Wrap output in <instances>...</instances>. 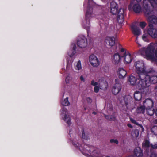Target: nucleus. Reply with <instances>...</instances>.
<instances>
[{
    "mask_svg": "<svg viewBox=\"0 0 157 157\" xmlns=\"http://www.w3.org/2000/svg\"><path fill=\"white\" fill-rule=\"evenodd\" d=\"M157 48V43L149 44L146 48H143L142 49L144 52L147 58L152 61L155 60V50Z\"/></svg>",
    "mask_w": 157,
    "mask_h": 157,
    "instance_id": "nucleus-1",
    "label": "nucleus"
},
{
    "mask_svg": "<svg viewBox=\"0 0 157 157\" xmlns=\"http://www.w3.org/2000/svg\"><path fill=\"white\" fill-rule=\"evenodd\" d=\"M90 84L94 86V91L95 93H98L100 89L105 90L106 88L107 84L105 79L103 77L100 78L98 80V82L92 80Z\"/></svg>",
    "mask_w": 157,
    "mask_h": 157,
    "instance_id": "nucleus-2",
    "label": "nucleus"
},
{
    "mask_svg": "<svg viewBox=\"0 0 157 157\" xmlns=\"http://www.w3.org/2000/svg\"><path fill=\"white\" fill-rule=\"evenodd\" d=\"M136 68V71L138 75L139 78L143 79L144 78L145 74H148L144 67V64L142 61H137L134 64Z\"/></svg>",
    "mask_w": 157,
    "mask_h": 157,
    "instance_id": "nucleus-3",
    "label": "nucleus"
},
{
    "mask_svg": "<svg viewBox=\"0 0 157 157\" xmlns=\"http://www.w3.org/2000/svg\"><path fill=\"white\" fill-rule=\"evenodd\" d=\"M140 80L139 82V87L140 88H144L149 86L150 82L149 80V76L147 74H145L144 78L143 79L140 78Z\"/></svg>",
    "mask_w": 157,
    "mask_h": 157,
    "instance_id": "nucleus-4",
    "label": "nucleus"
},
{
    "mask_svg": "<svg viewBox=\"0 0 157 157\" xmlns=\"http://www.w3.org/2000/svg\"><path fill=\"white\" fill-rule=\"evenodd\" d=\"M89 61L90 64L94 67H97L100 64V62L98 58L94 54L90 56Z\"/></svg>",
    "mask_w": 157,
    "mask_h": 157,
    "instance_id": "nucleus-5",
    "label": "nucleus"
},
{
    "mask_svg": "<svg viewBox=\"0 0 157 157\" xmlns=\"http://www.w3.org/2000/svg\"><path fill=\"white\" fill-rule=\"evenodd\" d=\"M77 44L79 48H85L86 47L88 44L87 40L84 36L79 37L77 40Z\"/></svg>",
    "mask_w": 157,
    "mask_h": 157,
    "instance_id": "nucleus-6",
    "label": "nucleus"
},
{
    "mask_svg": "<svg viewBox=\"0 0 157 157\" xmlns=\"http://www.w3.org/2000/svg\"><path fill=\"white\" fill-rule=\"evenodd\" d=\"M148 34L152 38H155L157 37V30L153 25H150L149 28L147 31Z\"/></svg>",
    "mask_w": 157,
    "mask_h": 157,
    "instance_id": "nucleus-7",
    "label": "nucleus"
},
{
    "mask_svg": "<svg viewBox=\"0 0 157 157\" xmlns=\"http://www.w3.org/2000/svg\"><path fill=\"white\" fill-rule=\"evenodd\" d=\"M62 115L64 120L69 125H70L71 124V120L68 115L67 110L66 109L63 108L62 110Z\"/></svg>",
    "mask_w": 157,
    "mask_h": 157,
    "instance_id": "nucleus-8",
    "label": "nucleus"
},
{
    "mask_svg": "<svg viewBox=\"0 0 157 157\" xmlns=\"http://www.w3.org/2000/svg\"><path fill=\"white\" fill-rule=\"evenodd\" d=\"M112 63L115 65L118 64L121 61L120 55L118 53L114 54L112 57Z\"/></svg>",
    "mask_w": 157,
    "mask_h": 157,
    "instance_id": "nucleus-9",
    "label": "nucleus"
},
{
    "mask_svg": "<svg viewBox=\"0 0 157 157\" xmlns=\"http://www.w3.org/2000/svg\"><path fill=\"white\" fill-rule=\"evenodd\" d=\"M143 104L146 109L153 107V102L151 100L147 99L143 101Z\"/></svg>",
    "mask_w": 157,
    "mask_h": 157,
    "instance_id": "nucleus-10",
    "label": "nucleus"
},
{
    "mask_svg": "<svg viewBox=\"0 0 157 157\" xmlns=\"http://www.w3.org/2000/svg\"><path fill=\"white\" fill-rule=\"evenodd\" d=\"M117 5L116 2H112L110 4L111 12L113 14L117 13L118 11Z\"/></svg>",
    "mask_w": 157,
    "mask_h": 157,
    "instance_id": "nucleus-11",
    "label": "nucleus"
},
{
    "mask_svg": "<svg viewBox=\"0 0 157 157\" xmlns=\"http://www.w3.org/2000/svg\"><path fill=\"white\" fill-rule=\"evenodd\" d=\"M121 86L119 83L115 84L112 90V92L114 94H117L120 91L121 89Z\"/></svg>",
    "mask_w": 157,
    "mask_h": 157,
    "instance_id": "nucleus-12",
    "label": "nucleus"
},
{
    "mask_svg": "<svg viewBox=\"0 0 157 157\" xmlns=\"http://www.w3.org/2000/svg\"><path fill=\"white\" fill-rule=\"evenodd\" d=\"M105 42L110 46H113L115 43V38L113 37H107L105 40Z\"/></svg>",
    "mask_w": 157,
    "mask_h": 157,
    "instance_id": "nucleus-13",
    "label": "nucleus"
},
{
    "mask_svg": "<svg viewBox=\"0 0 157 157\" xmlns=\"http://www.w3.org/2000/svg\"><path fill=\"white\" fill-rule=\"evenodd\" d=\"M148 21L149 22V26L152 25L153 24H156L157 23V17L153 14L151 16H149L148 18Z\"/></svg>",
    "mask_w": 157,
    "mask_h": 157,
    "instance_id": "nucleus-14",
    "label": "nucleus"
},
{
    "mask_svg": "<svg viewBox=\"0 0 157 157\" xmlns=\"http://www.w3.org/2000/svg\"><path fill=\"white\" fill-rule=\"evenodd\" d=\"M119 77L120 78H122L125 77L126 74V71L123 68L119 69L118 71Z\"/></svg>",
    "mask_w": 157,
    "mask_h": 157,
    "instance_id": "nucleus-15",
    "label": "nucleus"
},
{
    "mask_svg": "<svg viewBox=\"0 0 157 157\" xmlns=\"http://www.w3.org/2000/svg\"><path fill=\"white\" fill-rule=\"evenodd\" d=\"M121 57H124V61L126 63H129L132 61L131 55L128 53H127V54L124 55Z\"/></svg>",
    "mask_w": 157,
    "mask_h": 157,
    "instance_id": "nucleus-16",
    "label": "nucleus"
},
{
    "mask_svg": "<svg viewBox=\"0 0 157 157\" xmlns=\"http://www.w3.org/2000/svg\"><path fill=\"white\" fill-rule=\"evenodd\" d=\"M128 80L131 85H134L136 83L137 78L135 76L131 75L129 76Z\"/></svg>",
    "mask_w": 157,
    "mask_h": 157,
    "instance_id": "nucleus-17",
    "label": "nucleus"
},
{
    "mask_svg": "<svg viewBox=\"0 0 157 157\" xmlns=\"http://www.w3.org/2000/svg\"><path fill=\"white\" fill-rule=\"evenodd\" d=\"M132 30L133 34L136 36H139L141 33V31L139 28L135 26L132 27Z\"/></svg>",
    "mask_w": 157,
    "mask_h": 157,
    "instance_id": "nucleus-18",
    "label": "nucleus"
},
{
    "mask_svg": "<svg viewBox=\"0 0 157 157\" xmlns=\"http://www.w3.org/2000/svg\"><path fill=\"white\" fill-rule=\"evenodd\" d=\"M134 153L138 157H141L143 155L142 151L140 147H138L135 149Z\"/></svg>",
    "mask_w": 157,
    "mask_h": 157,
    "instance_id": "nucleus-19",
    "label": "nucleus"
},
{
    "mask_svg": "<svg viewBox=\"0 0 157 157\" xmlns=\"http://www.w3.org/2000/svg\"><path fill=\"white\" fill-rule=\"evenodd\" d=\"M139 134V132L138 130L135 129L133 130L131 133V136L133 138H137Z\"/></svg>",
    "mask_w": 157,
    "mask_h": 157,
    "instance_id": "nucleus-20",
    "label": "nucleus"
},
{
    "mask_svg": "<svg viewBox=\"0 0 157 157\" xmlns=\"http://www.w3.org/2000/svg\"><path fill=\"white\" fill-rule=\"evenodd\" d=\"M133 10L136 13H139L141 10L140 6L138 4L134 5L133 7Z\"/></svg>",
    "mask_w": 157,
    "mask_h": 157,
    "instance_id": "nucleus-21",
    "label": "nucleus"
},
{
    "mask_svg": "<svg viewBox=\"0 0 157 157\" xmlns=\"http://www.w3.org/2000/svg\"><path fill=\"white\" fill-rule=\"evenodd\" d=\"M149 80L150 83H151L155 84L157 83V76H153L150 77L149 76Z\"/></svg>",
    "mask_w": 157,
    "mask_h": 157,
    "instance_id": "nucleus-22",
    "label": "nucleus"
},
{
    "mask_svg": "<svg viewBox=\"0 0 157 157\" xmlns=\"http://www.w3.org/2000/svg\"><path fill=\"white\" fill-rule=\"evenodd\" d=\"M142 98L141 93L139 92H136L134 94V98L136 100L140 101Z\"/></svg>",
    "mask_w": 157,
    "mask_h": 157,
    "instance_id": "nucleus-23",
    "label": "nucleus"
},
{
    "mask_svg": "<svg viewBox=\"0 0 157 157\" xmlns=\"http://www.w3.org/2000/svg\"><path fill=\"white\" fill-rule=\"evenodd\" d=\"M132 98L130 97H126L124 99V101L126 106H127L131 103Z\"/></svg>",
    "mask_w": 157,
    "mask_h": 157,
    "instance_id": "nucleus-24",
    "label": "nucleus"
},
{
    "mask_svg": "<svg viewBox=\"0 0 157 157\" xmlns=\"http://www.w3.org/2000/svg\"><path fill=\"white\" fill-rule=\"evenodd\" d=\"M146 110L147 112V114L149 116H152L154 114V110L153 107L151 108H148V109H146Z\"/></svg>",
    "mask_w": 157,
    "mask_h": 157,
    "instance_id": "nucleus-25",
    "label": "nucleus"
},
{
    "mask_svg": "<svg viewBox=\"0 0 157 157\" xmlns=\"http://www.w3.org/2000/svg\"><path fill=\"white\" fill-rule=\"evenodd\" d=\"M144 33L142 36V39L144 41L146 42H148L149 41V36L148 34L146 33L147 31V30H144Z\"/></svg>",
    "mask_w": 157,
    "mask_h": 157,
    "instance_id": "nucleus-26",
    "label": "nucleus"
},
{
    "mask_svg": "<svg viewBox=\"0 0 157 157\" xmlns=\"http://www.w3.org/2000/svg\"><path fill=\"white\" fill-rule=\"evenodd\" d=\"M145 110L146 109L143 105V106H140L137 108V111L138 113H143Z\"/></svg>",
    "mask_w": 157,
    "mask_h": 157,
    "instance_id": "nucleus-27",
    "label": "nucleus"
},
{
    "mask_svg": "<svg viewBox=\"0 0 157 157\" xmlns=\"http://www.w3.org/2000/svg\"><path fill=\"white\" fill-rule=\"evenodd\" d=\"M145 14L146 16L148 18L149 16H151L153 14V12L152 10H151L147 8L146 10Z\"/></svg>",
    "mask_w": 157,
    "mask_h": 157,
    "instance_id": "nucleus-28",
    "label": "nucleus"
},
{
    "mask_svg": "<svg viewBox=\"0 0 157 157\" xmlns=\"http://www.w3.org/2000/svg\"><path fill=\"white\" fill-rule=\"evenodd\" d=\"M117 20L119 23H122L124 21V16H117Z\"/></svg>",
    "mask_w": 157,
    "mask_h": 157,
    "instance_id": "nucleus-29",
    "label": "nucleus"
},
{
    "mask_svg": "<svg viewBox=\"0 0 157 157\" xmlns=\"http://www.w3.org/2000/svg\"><path fill=\"white\" fill-rule=\"evenodd\" d=\"M117 16H124V10L123 9H120L118 11H117Z\"/></svg>",
    "mask_w": 157,
    "mask_h": 157,
    "instance_id": "nucleus-30",
    "label": "nucleus"
},
{
    "mask_svg": "<svg viewBox=\"0 0 157 157\" xmlns=\"http://www.w3.org/2000/svg\"><path fill=\"white\" fill-rule=\"evenodd\" d=\"M82 69V66L81 62L79 61L78 62L75 67V69L78 70H79Z\"/></svg>",
    "mask_w": 157,
    "mask_h": 157,
    "instance_id": "nucleus-31",
    "label": "nucleus"
},
{
    "mask_svg": "<svg viewBox=\"0 0 157 157\" xmlns=\"http://www.w3.org/2000/svg\"><path fill=\"white\" fill-rule=\"evenodd\" d=\"M62 104L64 106H67L69 105V103L68 101V98L67 97L62 102Z\"/></svg>",
    "mask_w": 157,
    "mask_h": 157,
    "instance_id": "nucleus-32",
    "label": "nucleus"
},
{
    "mask_svg": "<svg viewBox=\"0 0 157 157\" xmlns=\"http://www.w3.org/2000/svg\"><path fill=\"white\" fill-rule=\"evenodd\" d=\"M151 131L155 134L157 135V127L155 126L151 128Z\"/></svg>",
    "mask_w": 157,
    "mask_h": 157,
    "instance_id": "nucleus-33",
    "label": "nucleus"
},
{
    "mask_svg": "<svg viewBox=\"0 0 157 157\" xmlns=\"http://www.w3.org/2000/svg\"><path fill=\"white\" fill-rule=\"evenodd\" d=\"M105 117L106 119L108 120H114L115 119V118L114 117H110L107 115H105Z\"/></svg>",
    "mask_w": 157,
    "mask_h": 157,
    "instance_id": "nucleus-34",
    "label": "nucleus"
},
{
    "mask_svg": "<svg viewBox=\"0 0 157 157\" xmlns=\"http://www.w3.org/2000/svg\"><path fill=\"white\" fill-rule=\"evenodd\" d=\"M111 143H114L117 144L118 143V141L117 139H111L110 140Z\"/></svg>",
    "mask_w": 157,
    "mask_h": 157,
    "instance_id": "nucleus-35",
    "label": "nucleus"
},
{
    "mask_svg": "<svg viewBox=\"0 0 157 157\" xmlns=\"http://www.w3.org/2000/svg\"><path fill=\"white\" fill-rule=\"evenodd\" d=\"M130 120L133 123H134L137 125H139V124L136 122V121L134 119L131 118H130Z\"/></svg>",
    "mask_w": 157,
    "mask_h": 157,
    "instance_id": "nucleus-36",
    "label": "nucleus"
},
{
    "mask_svg": "<svg viewBox=\"0 0 157 157\" xmlns=\"http://www.w3.org/2000/svg\"><path fill=\"white\" fill-rule=\"evenodd\" d=\"M143 145L146 147H149V141L147 140L145 141L143 144Z\"/></svg>",
    "mask_w": 157,
    "mask_h": 157,
    "instance_id": "nucleus-37",
    "label": "nucleus"
},
{
    "mask_svg": "<svg viewBox=\"0 0 157 157\" xmlns=\"http://www.w3.org/2000/svg\"><path fill=\"white\" fill-rule=\"evenodd\" d=\"M146 25V24L144 22H141L140 23V25L142 28H143Z\"/></svg>",
    "mask_w": 157,
    "mask_h": 157,
    "instance_id": "nucleus-38",
    "label": "nucleus"
},
{
    "mask_svg": "<svg viewBox=\"0 0 157 157\" xmlns=\"http://www.w3.org/2000/svg\"><path fill=\"white\" fill-rule=\"evenodd\" d=\"M71 80V78L70 76H67L65 79V81L66 83H68L69 82V81Z\"/></svg>",
    "mask_w": 157,
    "mask_h": 157,
    "instance_id": "nucleus-39",
    "label": "nucleus"
},
{
    "mask_svg": "<svg viewBox=\"0 0 157 157\" xmlns=\"http://www.w3.org/2000/svg\"><path fill=\"white\" fill-rule=\"evenodd\" d=\"M121 52H123V53L124 55H125V54H127V53H126L124 49L123 48L121 49Z\"/></svg>",
    "mask_w": 157,
    "mask_h": 157,
    "instance_id": "nucleus-40",
    "label": "nucleus"
},
{
    "mask_svg": "<svg viewBox=\"0 0 157 157\" xmlns=\"http://www.w3.org/2000/svg\"><path fill=\"white\" fill-rule=\"evenodd\" d=\"M86 100H87V102L89 103H90L92 101V99L90 98H87Z\"/></svg>",
    "mask_w": 157,
    "mask_h": 157,
    "instance_id": "nucleus-41",
    "label": "nucleus"
},
{
    "mask_svg": "<svg viewBox=\"0 0 157 157\" xmlns=\"http://www.w3.org/2000/svg\"><path fill=\"white\" fill-rule=\"evenodd\" d=\"M151 147L153 148H157V144H155L154 145H151Z\"/></svg>",
    "mask_w": 157,
    "mask_h": 157,
    "instance_id": "nucleus-42",
    "label": "nucleus"
},
{
    "mask_svg": "<svg viewBox=\"0 0 157 157\" xmlns=\"http://www.w3.org/2000/svg\"><path fill=\"white\" fill-rule=\"evenodd\" d=\"M80 79L83 82H85V79L82 76H81L80 77Z\"/></svg>",
    "mask_w": 157,
    "mask_h": 157,
    "instance_id": "nucleus-43",
    "label": "nucleus"
},
{
    "mask_svg": "<svg viewBox=\"0 0 157 157\" xmlns=\"http://www.w3.org/2000/svg\"><path fill=\"white\" fill-rule=\"evenodd\" d=\"M156 50L155 52V57H157V48L155 49Z\"/></svg>",
    "mask_w": 157,
    "mask_h": 157,
    "instance_id": "nucleus-44",
    "label": "nucleus"
},
{
    "mask_svg": "<svg viewBox=\"0 0 157 157\" xmlns=\"http://www.w3.org/2000/svg\"><path fill=\"white\" fill-rule=\"evenodd\" d=\"M150 157H157V156L155 154L152 153L151 154Z\"/></svg>",
    "mask_w": 157,
    "mask_h": 157,
    "instance_id": "nucleus-45",
    "label": "nucleus"
},
{
    "mask_svg": "<svg viewBox=\"0 0 157 157\" xmlns=\"http://www.w3.org/2000/svg\"><path fill=\"white\" fill-rule=\"evenodd\" d=\"M139 125L141 127L142 131L143 132L144 131V128L143 126L140 124H139Z\"/></svg>",
    "mask_w": 157,
    "mask_h": 157,
    "instance_id": "nucleus-46",
    "label": "nucleus"
},
{
    "mask_svg": "<svg viewBox=\"0 0 157 157\" xmlns=\"http://www.w3.org/2000/svg\"><path fill=\"white\" fill-rule=\"evenodd\" d=\"M127 126H128V127H129V128H133V126H132V125L131 124H127Z\"/></svg>",
    "mask_w": 157,
    "mask_h": 157,
    "instance_id": "nucleus-47",
    "label": "nucleus"
},
{
    "mask_svg": "<svg viewBox=\"0 0 157 157\" xmlns=\"http://www.w3.org/2000/svg\"><path fill=\"white\" fill-rule=\"evenodd\" d=\"M91 14V13H89L88 11H87V13L86 15V17H89V14Z\"/></svg>",
    "mask_w": 157,
    "mask_h": 157,
    "instance_id": "nucleus-48",
    "label": "nucleus"
},
{
    "mask_svg": "<svg viewBox=\"0 0 157 157\" xmlns=\"http://www.w3.org/2000/svg\"><path fill=\"white\" fill-rule=\"evenodd\" d=\"M73 49H74V50H75L76 48L75 45V44H73Z\"/></svg>",
    "mask_w": 157,
    "mask_h": 157,
    "instance_id": "nucleus-49",
    "label": "nucleus"
},
{
    "mask_svg": "<svg viewBox=\"0 0 157 157\" xmlns=\"http://www.w3.org/2000/svg\"><path fill=\"white\" fill-rule=\"evenodd\" d=\"M153 3H154L157 5V0H153Z\"/></svg>",
    "mask_w": 157,
    "mask_h": 157,
    "instance_id": "nucleus-50",
    "label": "nucleus"
},
{
    "mask_svg": "<svg viewBox=\"0 0 157 157\" xmlns=\"http://www.w3.org/2000/svg\"><path fill=\"white\" fill-rule=\"evenodd\" d=\"M132 4H130V5H129V9H130V8L131 7V6H132Z\"/></svg>",
    "mask_w": 157,
    "mask_h": 157,
    "instance_id": "nucleus-51",
    "label": "nucleus"
},
{
    "mask_svg": "<svg viewBox=\"0 0 157 157\" xmlns=\"http://www.w3.org/2000/svg\"><path fill=\"white\" fill-rule=\"evenodd\" d=\"M92 113L96 115V113L95 112H94Z\"/></svg>",
    "mask_w": 157,
    "mask_h": 157,
    "instance_id": "nucleus-52",
    "label": "nucleus"
},
{
    "mask_svg": "<svg viewBox=\"0 0 157 157\" xmlns=\"http://www.w3.org/2000/svg\"><path fill=\"white\" fill-rule=\"evenodd\" d=\"M137 2H139L141 1V0H136Z\"/></svg>",
    "mask_w": 157,
    "mask_h": 157,
    "instance_id": "nucleus-53",
    "label": "nucleus"
},
{
    "mask_svg": "<svg viewBox=\"0 0 157 157\" xmlns=\"http://www.w3.org/2000/svg\"><path fill=\"white\" fill-rule=\"evenodd\" d=\"M155 89L156 91H157V86L155 87Z\"/></svg>",
    "mask_w": 157,
    "mask_h": 157,
    "instance_id": "nucleus-54",
    "label": "nucleus"
},
{
    "mask_svg": "<svg viewBox=\"0 0 157 157\" xmlns=\"http://www.w3.org/2000/svg\"><path fill=\"white\" fill-rule=\"evenodd\" d=\"M155 113L156 115L157 116V109H156V110Z\"/></svg>",
    "mask_w": 157,
    "mask_h": 157,
    "instance_id": "nucleus-55",
    "label": "nucleus"
},
{
    "mask_svg": "<svg viewBox=\"0 0 157 157\" xmlns=\"http://www.w3.org/2000/svg\"><path fill=\"white\" fill-rule=\"evenodd\" d=\"M89 23H88V25H87V27H89Z\"/></svg>",
    "mask_w": 157,
    "mask_h": 157,
    "instance_id": "nucleus-56",
    "label": "nucleus"
},
{
    "mask_svg": "<svg viewBox=\"0 0 157 157\" xmlns=\"http://www.w3.org/2000/svg\"><path fill=\"white\" fill-rule=\"evenodd\" d=\"M82 137L83 138V134L82 135Z\"/></svg>",
    "mask_w": 157,
    "mask_h": 157,
    "instance_id": "nucleus-57",
    "label": "nucleus"
},
{
    "mask_svg": "<svg viewBox=\"0 0 157 157\" xmlns=\"http://www.w3.org/2000/svg\"><path fill=\"white\" fill-rule=\"evenodd\" d=\"M98 157V156H96V157Z\"/></svg>",
    "mask_w": 157,
    "mask_h": 157,
    "instance_id": "nucleus-58",
    "label": "nucleus"
}]
</instances>
